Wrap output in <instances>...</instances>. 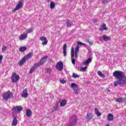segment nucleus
Wrapping results in <instances>:
<instances>
[{"label": "nucleus", "mask_w": 126, "mask_h": 126, "mask_svg": "<svg viewBox=\"0 0 126 126\" xmlns=\"http://www.w3.org/2000/svg\"><path fill=\"white\" fill-rule=\"evenodd\" d=\"M113 76L117 78L116 81H115L113 85L114 87L118 85H125L126 84V77L125 73L122 71H115L113 73Z\"/></svg>", "instance_id": "nucleus-1"}, {"label": "nucleus", "mask_w": 126, "mask_h": 126, "mask_svg": "<svg viewBox=\"0 0 126 126\" xmlns=\"http://www.w3.org/2000/svg\"><path fill=\"white\" fill-rule=\"evenodd\" d=\"M2 97L5 101H7L8 99H11V97H13V93L10 92V91H8L7 92L3 94Z\"/></svg>", "instance_id": "nucleus-2"}, {"label": "nucleus", "mask_w": 126, "mask_h": 126, "mask_svg": "<svg viewBox=\"0 0 126 126\" xmlns=\"http://www.w3.org/2000/svg\"><path fill=\"white\" fill-rule=\"evenodd\" d=\"M23 6V0H21L19 1L17 5L16 6L15 8L13 9L12 11L13 12H15V11H17L18 9L21 8Z\"/></svg>", "instance_id": "nucleus-3"}, {"label": "nucleus", "mask_w": 126, "mask_h": 126, "mask_svg": "<svg viewBox=\"0 0 126 126\" xmlns=\"http://www.w3.org/2000/svg\"><path fill=\"white\" fill-rule=\"evenodd\" d=\"M12 82L13 83H14L15 82H17L20 79V78L19 77V76L16 74V73H14L12 76Z\"/></svg>", "instance_id": "nucleus-4"}, {"label": "nucleus", "mask_w": 126, "mask_h": 126, "mask_svg": "<svg viewBox=\"0 0 126 126\" xmlns=\"http://www.w3.org/2000/svg\"><path fill=\"white\" fill-rule=\"evenodd\" d=\"M56 67L57 69H58V70H60V71H62V70L63 69V63L61 61L57 63V65H56Z\"/></svg>", "instance_id": "nucleus-5"}, {"label": "nucleus", "mask_w": 126, "mask_h": 126, "mask_svg": "<svg viewBox=\"0 0 126 126\" xmlns=\"http://www.w3.org/2000/svg\"><path fill=\"white\" fill-rule=\"evenodd\" d=\"M71 87L73 89L75 94L77 95V94L78 93V86L77 84L74 83H72Z\"/></svg>", "instance_id": "nucleus-6"}, {"label": "nucleus", "mask_w": 126, "mask_h": 126, "mask_svg": "<svg viewBox=\"0 0 126 126\" xmlns=\"http://www.w3.org/2000/svg\"><path fill=\"white\" fill-rule=\"evenodd\" d=\"M47 60H48V56L43 57L41 59L40 61L39 62L37 65H38V66H40L44 64V63H45L47 62Z\"/></svg>", "instance_id": "nucleus-7"}, {"label": "nucleus", "mask_w": 126, "mask_h": 126, "mask_svg": "<svg viewBox=\"0 0 126 126\" xmlns=\"http://www.w3.org/2000/svg\"><path fill=\"white\" fill-rule=\"evenodd\" d=\"M23 110V107L20 106H17L13 107L12 109V111L15 113H18L19 112H21Z\"/></svg>", "instance_id": "nucleus-8"}, {"label": "nucleus", "mask_w": 126, "mask_h": 126, "mask_svg": "<svg viewBox=\"0 0 126 126\" xmlns=\"http://www.w3.org/2000/svg\"><path fill=\"white\" fill-rule=\"evenodd\" d=\"M71 57L72 60V63H73V64H75V59H74V49L73 47L71 48Z\"/></svg>", "instance_id": "nucleus-9"}, {"label": "nucleus", "mask_w": 126, "mask_h": 126, "mask_svg": "<svg viewBox=\"0 0 126 126\" xmlns=\"http://www.w3.org/2000/svg\"><path fill=\"white\" fill-rule=\"evenodd\" d=\"M69 122H71V123H73L74 124H76V123H77V117L76 115H72L70 118Z\"/></svg>", "instance_id": "nucleus-10"}, {"label": "nucleus", "mask_w": 126, "mask_h": 126, "mask_svg": "<svg viewBox=\"0 0 126 126\" xmlns=\"http://www.w3.org/2000/svg\"><path fill=\"white\" fill-rule=\"evenodd\" d=\"M126 98L125 97H120L119 98H116L115 101L118 102L119 103H126Z\"/></svg>", "instance_id": "nucleus-11"}, {"label": "nucleus", "mask_w": 126, "mask_h": 126, "mask_svg": "<svg viewBox=\"0 0 126 126\" xmlns=\"http://www.w3.org/2000/svg\"><path fill=\"white\" fill-rule=\"evenodd\" d=\"M27 60V57H24L21 60V61L19 62V65L20 66H21V65H23L25 63H26V61Z\"/></svg>", "instance_id": "nucleus-12"}, {"label": "nucleus", "mask_w": 126, "mask_h": 126, "mask_svg": "<svg viewBox=\"0 0 126 126\" xmlns=\"http://www.w3.org/2000/svg\"><path fill=\"white\" fill-rule=\"evenodd\" d=\"M40 39L42 41V45H47L48 44V40H47V37L45 36H42L40 37Z\"/></svg>", "instance_id": "nucleus-13"}, {"label": "nucleus", "mask_w": 126, "mask_h": 126, "mask_svg": "<svg viewBox=\"0 0 126 126\" xmlns=\"http://www.w3.org/2000/svg\"><path fill=\"white\" fill-rule=\"evenodd\" d=\"M27 37H28V34L24 32V34H21V35L19 37V39L21 40H25Z\"/></svg>", "instance_id": "nucleus-14"}, {"label": "nucleus", "mask_w": 126, "mask_h": 126, "mask_svg": "<svg viewBox=\"0 0 126 126\" xmlns=\"http://www.w3.org/2000/svg\"><path fill=\"white\" fill-rule=\"evenodd\" d=\"M99 30V31H103V30H108V28L106 27V24L103 23L100 26Z\"/></svg>", "instance_id": "nucleus-15"}, {"label": "nucleus", "mask_w": 126, "mask_h": 126, "mask_svg": "<svg viewBox=\"0 0 126 126\" xmlns=\"http://www.w3.org/2000/svg\"><path fill=\"white\" fill-rule=\"evenodd\" d=\"M22 97L24 98H27L28 97V93L27 92V89H25L22 94Z\"/></svg>", "instance_id": "nucleus-16"}, {"label": "nucleus", "mask_w": 126, "mask_h": 126, "mask_svg": "<svg viewBox=\"0 0 126 126\" xmlns=\"http://www.w3.org/2000/svg\"><path fill=\"white\" fill-rule=\"evenodd\" d=\"M102 39L105 42H107V41H111V38L109 36H107L105 34L103 35Z\"/></svg>", "instance_id": "nucleus-17"}, {"label": "nucleus", "mask_w": 126, "mask_h": 126, "mask_svg": "<svg viewBox=\"0 0 126 126\" xmlns=\"http://www.w3.org/2000/svg\"><path fill=\"white\" fill-rule=\"evenodd\" d=\"M114 120V115L112 113H109L108 115V120L109 122H112Z\"/></svg>", "instance_id": "nucleus-18"}, {"label": "nucleus", "mask_w": 126, "mask_h": 126, "mask_svg": "<svg viewBox=\"0 0 126 126\" xmlns=\"http://www.w3.org/2000/svg\"><path fill=\"white\" fill-rule=\"evenodd\" d=\"M39 67V66H38L37 64H35L33 66H32L31 69L30 70V73H33V72L36 68Z\"/></svg>", "instance_id": "nucleus-19"}, {"label": "nucleus", "mask_w": 126, "mask_h": 126, "mask_svg": "<svg viewBox=\"0 0 126 126\" xmlns=\"http://www.w3.org/2000/svg\"><path fill=\"white\" fill-rule=\"evenodd\" d=\"M65 23L66 25V27H71V26H72V23H71V21L68 19L66 20Z\"/></svg>", "instance_id": "nucleus-20"}, {"label": "nucleus", "mask_w": 126, "mask_h": 126, "mask_svg": "<svg viewBox=\"0 0 126 126\" xmlns=\"http://www.w3.org/2000/svg\"><path fill=\"white\" fill-rule=\"evenodd\" d=\"M63 54L64 57H66V43H65L63 46Z\"/></svg>", "instance_id": "nucleus-21"}, {"label": "nucleus", "mask_w": 126, "mask_h": 126, "mask_svg": "<svg viewBox=\"0 0 126 126\" xmlns=\"http://www.w3.org/2000/svg\"><path fill=\"white\" fill-rule=\"evenodd\" d=\"M17 119L16 118V117L14 116V119L12 121V126H15L17 125Z\"/></svg>", "instance_id": "nucleus-22"}, {"label": "nucleus", "mask_w": 126, "mask_h": 126, "mask_svg": "<svg viewBox=\"0 0 126 126\" xmlns=\"http://www.w3.org/2000/svg\"><path fill=\"white\" fill-rule=\"evenodd\" d=\"M94 112L97 117H101V116H102V113L99 112V110H98L97 108L94 109Z\"/></svg>", "instance_id": "nucleus-23"}, {"label": "nucleus", "mask_w": 126, "mask_h": 126, "mask_svg": "<svg viewBox=\"0 0 126 126\" xmlns=\"http://www.w3.org/2000/svg\"><path fill=\"white\" fill-rule=\"evenodd\" d=\"M91 62H92V59L89 58L87 60L83 63V64H89V63H91Z\"/></svg>", "instance_id": "nucleus-24"}, {"label": "nucleus", "mask_w": 126, "mask_h": 126, "mask_svg": "<svg viewBox=\"0 0 126 126\" xmlns=\"http://www.w3.org/2000/svg\"><path fill=\"white\" fill-rule=\"evenodd\" d=\"M26 115L28 117V118L31 117V115H32V111H31V110L27 109Z\"/></svg>", "instance_id": "nucleus-25"}, {"label": "nucleus", "mask_w": 126, "mask_h": 126, "mask_svg": "<svg viewBox=\"0 0 126 126\" xmlns=\"http://www.w3.org/2000/svg\"><path fill=\"white\" fill-rule=\"evenodd\" d=\"M26 50H27V47L26 46L20 47V49H19L20 52H21L22 53H23V52H25Z\"/></svg>", "instance_id": "nucleus-26"}, {"label": "nucleus", "mask_w": 126, "mask_h": 126, "mask_svg": "<svg viewBox=\"0 0 126 126\" xmlns=\"http://www.w3.org/2000/svg\"><path fill=\"white\" fill-rule=\"evenodd\" d=\"M66 104V100L63 99L62 101L60 103V106L61 107H63L64 106H65Z\"/></svg>", "instance_id": "nucleus-27"}, {"label": "nucleus", "mask_w": 126, "mask_h": 126, "mask_svg": "<svg viewBox=\"0 0 126 126\" xmlns=\"http://www.w3.org/2000/svg\"><path fill=\"white\" fill-rule=\"evenodd\" d=\"M55 6H56V3L53 1H51L50 3V9H54L55 8Z\"/></svg>", "instance_id": "nucleus-28"}, {"label": "nucleus", "mask_w": 126, "mask_h": 126, "mask_svg": "<svg viewBox=\"0 0 126 126\" xmlns=\"http://www.w3.org/2000/svg\"><path fill=\"white\" fill-rule=\"evenodd\" d=\"M93 118V116H92V114H91V113H87L86 119H87L88 120H91Z\"/></svg>", "instance_id": "nucleus-29"}, {"label": "nucleus", "mask_w": 126, "mask_h": 126, "mask_svg": "<svg viewBox=\"0 0 126 126\" xmlns=\"http://www.w3.org/2000/svg\"><path fill=\"white\" fill-rule=\"evenodd\" d=\"M97 74L100 76V77H103V78H105V75H104L102 73V71H98L97 72Z\"/></svg>", "instance_id": "nucleus-30"}, {"label": "nucleus", "mask_w": 126, "mask_h": 126, "mask_svg": "<svg viewBox=\"0 0 126 126\" xmlns=\"http://www.w3.org/2000/svg\"><path fill=\"white\" fill-rule=\"evenodd\" d=\"M32 56H33V53L30 52L26 56H25V57H27V60H28V58L30 59L31 58H32Z\"/></svg>", "instance_id": "nucleus-31"}, {"label": "nucleus", "mask_w": 126, "mask_h": 126, "mask_svg": "<svg viewBox=\"0 0 126 126\" xmlns=\"http://www.w3.org/2000/svg\"><path fill=\"white\" fill-rule=\"evenodd\" d=\"M86 42H88L89 43L90 46H92L93 45V40H91V39H86Z\"/></svg>", "instance_id": "nucleus-32"}, {"label": "nucleus", "mask_w": 126, "mask_h": 126, "mask_svg": "<svg viewBox=\"0 0 126 126\" xmlns=\"http://www.w3.org/2000/svg\"><path fill=\"white\" fill-rule=\"evenodd\" d=\"M80 77V75H77L76 73H73L72 74V77H73V78H78Z\"/></svg>", "instance_id": "nucleus-33"}, {"label": "nucleus", "mask_w": 126, "mask_h": 126, "mask_svg": "<svg viewBox=\"0 0 126 126\" xmlns=\"http://www.w3.org/2000/svg\"><path fill=\"white\" fill-rule=\"evenodd\" d=\"M76 126V124L73 123V122H71L70 121H69V123L67 125V126Z\"/></svg>", "instance_id": "nucleus-34"}, {"label": "nucleus", "mask_w": 126, "mask_h": 126, "mask_svg": "<svg viewBox=\"0 0 126 126\" xmlns=\"http://www.w3.org/2000/svg\"><path fill=\"white\" fill-rule=\"evenodd\" d=\"M86 69H87V66H85V67H81V69H80V71H86Z\"/></svg>", "instance_id": "nucleus-35"}, {"label": "nucleus", "mask_w": 126, "mask_h": 126, "mask_svg": "<svg viewBox=\"0 0 126 126\" xmlns=\"http://www.w3.org/2000/svg\"><path fill=\"white\" fill-rule=\"evenodd\" d=\"M54 109L52 110L53 112H54V111H57L59 110V104H55Z\"/></svg>", "instance_id": "nucleus-36"}, {"label": "nucleus", "mask_w": 126, "mask_h": 126, "mask_svg": "<svg viewBox=\"0 0 126 126\" xmlns=\"http://www.w3.org/2000/svg\"><path fill=\"white\" fill-rule=\"evenodd\" d=\"M27 33L28 34V33H32V32H33V29L32 28H31L26 31Z\"/></svg>", "instance_id": "nucleus-37"}, {"label": "nucleus", "mask_w": 126, "mask_h": 126, "mask_svg": "<svg viewBox=\"0 0 126 126\" xmlns=\"http://www.w3.org/2000/svg\"><path fill=\"white\" fill-rule=\"evenodd\" d=\"M6 50H7V47L5 46V45H3V47L2 48V53H4Z\"/></svg>", "instance_id": "nucleus-38"}, {"label": "nucleus", "mask_w": 126, "mask_h": 126, "mask_svg": "<svg viewBox=\"0 0 126 126\" xmlns=\"http://www.w3.org/2000/svg\"><path fill=\"white\" fill-rule=\"evenodd\" d=\"M79 52V46L77 45L75 49V53H78Z\"/></svg>", "instance_id": "nucleus-39"}, {"label": "nucleus", "mask_w": 126, "mask_h": 126, "mask_svg": "<svg viewBox=\"0 0 126 126\" xmlns=\"http://www.w3.org/2000/svg\"><path fill=\"white\" fill-rule=\"evenodd\" d=\"M107 2H109L107 0H101V3H102V4H106Z\"/></svg>", "instance_id": "nucleus-40"}, {"label": "nucleus", "mask_w": 126, "mask_h": 126, "mask_svg": "<svg viewBox=\"0 0 126 126\" xmlns=\"http://www.w3.org/2000/svg\"><path fill=\"white\" fill-rule=\"evenodd\" d=\"M77 44H78V45H80V46H82V45L85 46L86 45V44L83 43L81 42H79V41L77 42Z\"/></svg>", "instance_id": "nucleus-41"}, {"label": "nucleus", "mask_w": 126, "mask_h": 126, "mask_svg": "<svg viewBox=\"0 0 126 126\" xmlns=\"http://www.w3.org/2000/svg\"><path fill=\"white\" fill-rule=\"evenodd\" d=\"M46 71L48 73H51V72L52 71V70L50 68H47Z\"/></svg>", "instance_id": "nucleus-42"}, {"label": "nucleus", "mask_w": 126, "mask_h": 126, "mask_svg": "<svg viewBox=\"0 0 126 126\" xmlns=\"http://www.w3.org/2000/svg\"><path fill=\"white\" fill-rule=\"evenodd\" d=\"M97 21H98V20L97 19H94L93 22H94V23H97Z\"/></svg>", "instance_id": "nucleus-43"}, {"label": "nucleus", "mask_w": 126, "mask_h": 126, "mask_svg": "<svg viewBox=\"0 0 126 126\" xmlns=\"http://www.w3.org/2000/svg\"><path fill=\"white\" fill-rule=\"evenodd\" d=\"M75 58H78V53L75 52Z\"/></svg>", "instance_id": "nucleus-44"}, {"label": "nucleus", "mask_w": 126, "mask_h": 126, "mask_svg": "<svg viewBox=\"0 0 126 126\" xmlns=\"http://www.w3.org/2000/svg\"><path fill=\"white\" fill-rule=\"evenodd\" d=\"M61 82H62L63 84H64V83H65V81L63 79L62 80H61Z\"/></svg>", "instance_id": "nucleus-45"}, {"label": "nucleus", "mask_w": 126, "mask_h": 126, "mask_svg": "<svg viewBox=\"0 0 126 126\" xmlns=\"http://www.w3.org/2000/svg\"><path fill=\"white\" fill-rule=\"evenodd\" d=\"M2 55H0V62H1V61H2Z\"/></svg>", "instance_id": "nucleus-46"}, {"label": "nucleus", "mask_w": 126, "mask_h": 126, "mask_svg": "<svg viewBox=\"0 0 126 126\" xmlns=\"http://www.w3.org/2000/svg\"><path fill=\"white\" fill-rule=\"evenodd\" d=\"M107 91H108V92H110L111 91V90H108Z\"/></svg>", "instance_id": "nucleus-47"}, {"label": "nucleus", "mask_w": 126, "mask_h": 126, "mask_svg": "<svg viewBox=\"0 0 126 126\" xmlns=\"http://www.w3.org/2000/svg\"><path fill=\"white\" fill-rule=\"evenodd\" d=\"M106 126H110V125L109 124H107Z\"/></svg>", "instance_id": "nucleus-48"}, {"label": "nucleus", "mask_w": 126, "mask_h": 126, "mask_svg": "<svg viewBox=\"0 0 126 126\" xmlns=\"http://www.w3.org/2000/svg\"><path fill=\"white\" fill-rule=\"evenodd\" d=\"M48 0V1H50V0Z\"/></svg>", "instance_id": "nucleus-49"}]
</instances>
